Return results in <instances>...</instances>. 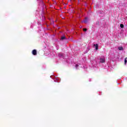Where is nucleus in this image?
Here are the masks:
<instances>
[{
  "mask_svg": "<svg viewBox=\"0 0 127 127\" xmlns=\"http://www.w3.org/2000/svg\"><path fill=\"white\" fill-rule=\"evenodd\" d=\"M105 61H106V60L105 59V58H100V63H105Z\"/></svg>",
  "mask_w": 127,
  "mask_h": 127,
  "instance_id": "nucleus-1",
  "label": "nucleus"
},
{
  "mask_svg": "<svg viewBox=\"0 0 127 127\" xmlns=\"http://www.w3.org/2000/svg\"><path fill=\"white\" fill-rule=\"evenodd\" d=\"M89 21V18L86 17L85 20L83 21H82V22H84V23H87Z\"/></svg>",
  "mask_w": 127,
  "mask_h": 127,
  "instance_id": "nucleus-2",
  "label": "nucleus"
},
{
  "mask_svg": "<svg viewBox=\"0 0 127 127\" xmlns=\"http://www.w3.org/2000/svg\"><path fill=\"white\" fill-rule=\"evenodd\" d=\"M32 54H33V55H36V54H37V52H36V50H33V51H32Z\"/></svg>",
  "mask_w": 127,
  "mask_h": 127,
  "instance_id": "nucleus-3",
  "label": "nucleus"
},
{
  "mask_svg": "<svg viewBox=\"0 0 127 127\" xmlns=\"http://www.w3.org/2000/svg\"><path fill=\"white\" fill-rule=\"evenodd\" d=\"M94 46H95V49L96 50H98V47H99V45H98V44H96V45H94Z\"/></svg>",
  "mask_w": 127,
  "mask_h": 127,
  "instance_id": "nucleus-4",
  "label": "nucleus"
},
{
  "mask_svg": "<svg viewBox=\"0 0 127 127\" xmlns=\"http://www.w3.org/2000/svg\"><path fill=\"white\" fill-rule=\"evenodd\" d=\"M61 40H64V39H66V37L65 36H63L61 38Z\"/></svg>",
  "mask_w": 127,
  "mask_h": 127,
  "instance_id": "nucleus-5",
  "label": "nucleus"
},
{
  "mask_svg": "<svg viewBox=\"0 0 127 127\" xmlns=\"http://www.w3.org/2000/svg\"><path fill=\"white\" fill-rule=\"evenodd\" d=\"M118 49L119 50H124V48H123V47H119Z\"/></svg>",
  "mask_w": 127,
  "mask_h": 127,
  "instance_id": "nucleus-6",
  "label": "nucleus"
},
{
  "mask_svg": "<svg viewBox=\"0 0 127 127\" xmlns=\"http://www.w3.org/2000/svg\"><path fill=\"white\" fill-rule=\"evenodd\" d=\"M120 27H121V28H124V27H125V26H124V24H120Z\"/></svg>",
  "mask_w": 127,
  "mask_h": 127,
  "instance_id": "nucleus-7",
  "label": "nucleus"
},
{
  "mask_svg": "<svg viewBox=\"0 0 127 127\" xmlns=\"http://www.w3.org/2000/svg\"><path fill=\"white\" fill-rule=\"evenodd\" d=\"M59 56L60 57H62V56H63L62 54H59Z\"/></svg>",
  "mask_w": 127,
  "mask_h": 127,
  "instance_id": "nucleus-8",
  "label": "nucleus"
},
{
  "mask_svg": "<svg viewBox=\"0 0 127 127\" xmlns=\"http://www.w3.org/2000/svg\"><path fill=\"white\" fill-rule=\"evenodd\" d=\"M127 58H126L125 60V64H127Z\"/></svg>",
  "mask_w": 127,
  "mask_h": 127,
  "instance_id": "nucleus-9",
  "label": "nucleus"
},
{
  "mask_svg": "<svg viewBox=\"0 0 127 127\" xmlns=\"http://www.w3.org/2000/svg\"><path fill=\"white\" fill-rule=\"evenodd\" d=\"M83 31L86 32V31H87V29L86 28H84V29H83Z\"/></svg>",
  "mask_w": 127,
  "mask_h": 127,
  "instance_id": "nucleus-10",
  "label": "nucleus"
},
{
  "mask_svg": "<svg viewBox=\"0 0 127 127\" xmlns=\"http://www.w3.org/2000/svg\"><path fill=\"white\" fill-rule=\"evenodd\" d=\"M79 65H78V64H76V65H75V67H76V68H77V67H78Z\"/></svg>",
  "mask_w": 127,
  "mask_h": 127,
  "instance_id": "nucleus-11",
  "label": "nucleus"
}]
</instances>
